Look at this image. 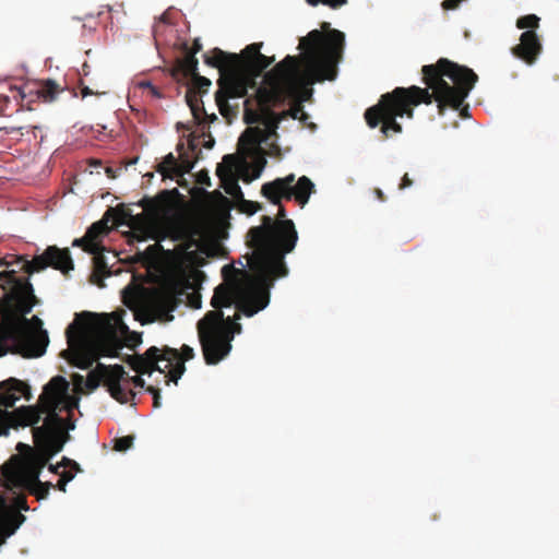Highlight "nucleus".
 Masks as SVG:
<instances>
[{
    "label": "nucleus",
    "instance_id": "nucleus-11",
    "mask_svg": "<svg viewBox=\"0 0 559 559\" xmlns=\"http://www.w3.org/2000/svg\"><path fill=\"white\" fill-rule=\"evenodd\" d=\"M98 368L104 370V385L107 386L111 397L121 404H126L135 397V392L124 380L128 372L121 365L105 366L98 364Z\"/></svg>",
    "mask_w": 559,
    "mask_h": 559
},
{
    "label": "nucleus",
    "instance_id": "nucleus-53",
    "mask_svg": "<svg viewBox=\"0 0 559 559\" xmlns=\"http://www.w3.org/2000/svg\"><path fill=\"white\" fill-rule=\"evenodd\" d=\"M374 193H376L377 198H378L380 201H384V200H385V197H384V194H383L382 190H380V189H376V190H374Z\"/></svg>",
    "mask_w": 559,
    "mask_h": 559
},
{
    "label": "nucleus",
    "instance_id": "nucleus-29",
    "mask_svg": "<svg viewBox=\"0 0 559 559\" xmlns=\"http://www.w3.org/2000/svg\"><path fill=\"white\" fill-rule=\"evenodd\" d=\"M108 233L106 222L99 221L92 224L86 230V235L91 238V242L100 243L99 238Z\"/></svg>",
    "mask_w": 559,
    "mask_h": 559
},
{
    "label": "nucleus",
    "instance_id": "nucleus-35",
    "mask_svg": "<svg viewBox=\"0 0 559 559\" xmlns=\"http://www.w3.org/2000/svg\"><path fill=\"white\" fill-rule=\"evenodd\" d=\"M104 370L103 369H99L98 366L96 367V369L92 372H90L88 377H87V380H86V388L90 390V391H94L95 389L98 388L100 381L104 382Z\"/></svg>",
    "mask_w": 559,
    "mask_h": 559
},
{
    "label": "nucleus",
    "instance_id": "nucleus-14",
    "mask_svg": "<svg viewBox=\"0 0 559 559\" xmlns=\"http://www.w3.org/2000/svg\"><path fill=\"white\" fill-rule=\"evenodd\" d=\"M542 51V44L535 31H525L521 34L520 44L512 48V53L533 64Z\"/></svg>",
    "mask_w": 559,
    "mask_h": 559
},
{
    "label": "nucleus",
    "instance_id": "nucleus-12",
    "mask_svg": "<svg viewBox=\"0 0 559 559\" xmlns=\"http://www.w3.org/2000/svg\"><path fill=\"white\" fill-rule=\"evenodd\" d=\"M69 382L62 376L53 377L44 388L39 396L40 404L63 405L64 409L72 411L78 407L79 400L69 395Z\"/></svg>",
    "mask_w": 559,
    "mask_h": 559
},
{
    "label": "nucleus",
    "instance_id": "nucleus-63",
    "mask_svg": "<svg viewBox=\"0 0 559 559\" xmlns=\"http://www.w3.org/2000/svg\"><path fill=\"white\" fill-rule=\"evenodd\" d=\"M180 234H181V233H178V235H176V236L174 237V239H178V238L180 237Z\"/></svg>",
    "mask_w": 559,
    "mask_h": 559
},
{
    "label": "nucleus",
    "instance_id": "nucleus-3",
    "mask_svg": "<svg viewBox=\"0 0 559 559\" xmlns=\"http://www.w3.org/2000/svg\"><path fill=\"white\" fill-rule=\"evenodd\" d=\"M22 263L21 269L32 275L35 272L52 267L63 274L74 269V263L68 248L60 249L49 246L41 254L32 260L23 257L0 259V269ZM1 300L5 307L0 324V357L8 353L23 357H40L46 352L48 335L45 331L36 334L28 328V320L24 317L29 313L35 296L32 284L26 278L16 276L15 270L0 271Z\"/></svg>",
    "mask_w": 559,
    "mask_h": 559
},
{
    "label": "nucleus",
    "instance_id": "nucleus-59",
    "mask_svg": "<svg viewBox=\"0 0 559 559\" xmlns=\"http://www.w3.org/2000/svg\"><path fill=\"white\" fill-rule=\"evenodd\" d=\"M307 2L311 5H317L319 3V0H307Z\"/></svg>",
    "mask_w": 559,
    "mask_h": 559
},
{
    "label": "nucleus",
    "instance_id": "nucleus-1",
    "mask_svg": "<svg viewBox=\"0 0 559 559\" xmlns=\"http://www.w3.org/2000/svg\"><path fill=\"white\" fill-rule=\"evenodd\" d=\"M345 44L344 33L329 29L323 35L313 29L300 39L299 46L306 48L305 69L300 70L299 60L295 56H286L272 70L264 75V86L257 87V79L275 60L261 52L249 62H241L237 53H228L214 48L211 55H204V62L217 68L219 79L215 100L223 116L228 109L230 98H241L249 88H255V103L258 110L248 106L250 99L245 100V118L248 123L264 122V119L274 116L272 107L283 104L288 98H296L308 85L324 80H334L336 64L342 58Z\"/></svg>",
    "mask_w": 559,
    "mask_h": 559
},
{
    "label": "nucleus",
    "instance_id": "nucleus-56",
    "mask_svg": "<svg viewBox=\"0 0 559 559\" xmlns=\"http://www.w3.org/2000/svg\"><path fill=\"white\" fill-rule=\"evenodd\" d=\"M214 145V139H210L207 142H205L204 146L206 148H212V146Z\"/></svg>",
    "mask_w": 559,
    "mask_h": 559
},
{
    "label": "nucleus",
    "instance_id": "nucleus-17",
    "mask_svg": "<svg viewBox=\"0 0 559 559\" xmlns=\"http://www.w3.org/2000/svg\"><path fill=\"white\" fill-rule=\"evenodd\" d=\"M191 170V166L178 165V159L173 153L167 154L164 159L156 166L158 171L164 179H175L183 177L185 174Z\"/></svg>",
    "mask_w": 559,
    "mask_h": 559
},
{
    "label": "nucleus",
    "instance_id": "nucleus-16",
    "mask_svg": "<svg viewBox=\"0 0 559 559\" xmlns=\"http://www.w3.org/2000/svg\"><path fill=\"white\" fill-rule=\"evenodd\" d=\"M60 433H49L47 428H33V438L36 447L45 449L51 457L63 448L64 441L60 440Z\"/></svg>",
    "mask_w": 559,
    "mask_h": 559
},
{
    "label": "nucleus",
    "instance_id": "nucleus-46",
    "mask_svg": "<svg viewBox=\"0 0 559 559\" xmlns=\"http://www.w3.org/2000/svg\"><path fill=\"white\" fill-rule=\"evenodd\" d=\"M9 512H12V511L9 510L7 499H5V497L0 495V514H7Z\"/></svg>",
    "mask_w": 559,
    "mask_h": 559
},
{
    "label": "nucleus",
    "instance_id": "nucleus-27",
    "mask_svg": "<svg viewBox=\"0 0 559 559\" xmlns=\"http://www.w3.org/2000/svg\"><path fill=\"white\" fill-rule=\"evenodd\" d=\"M155 299L166 311H174L177 306V297L173 292H158Z\"/></svg>",
    "mask_w": 559,
    "mask_h": 559
},
{
    "label": "nucleus",
    "instance_id": "nucleus-49",
    "mask_svg": "<svg viewBox=\"0 0 559 559\" xmlns=\"http://www.w3.org/2000/svg\"><path fill=\"white\" fill-rule=\"evenodd\" d=\"M81 86H82L81 91H82L83 97L88 96V95L99 94L98 92L92 91L88 86L83 85V81H81Z\"/></svg>",
    "mask_w": 559,
    "mask_h": 559
},
{
    "label": "nucleus",
    "instance_id": "nucleus-32",
    "mask_svg": "<svg viewBox=\"0 0 559 559\" xmlns=\"http://www.w3.org/2000/svg\"><path fill=\"white\" fill-rule=\"evenodd\" d=\"M262 43H253L248 45L239 55L238 59L246 63L252 61L254 57H257L261 52Z\"/></svg>",
    "mask_w": 559,
    "mask_h": 559
},
{
    "label": "nucleus",
    "instance_id": "nucleus-47",
    "mask_svg": "<svg viewBox=\"0 0 559 559\" xmlns=\"http://www.w3.org/2000/svg\"><path fill=\"white\" fill-rule=\"evenodd\" d=\"M321 2L332 8H336L346 3V0H321Z\"/></svg>",
    "mask_w": 559,
    "mask_h": 559
},
{
    "label": "nucleus",
    "instance_id": "nucleus-8",
    "mask_svg": "<svg viewBox=\"0 0 559 559\" xmlns=\"http://www.w3.org/2000/svg\"><path fill=\"white\" fill-rule=\"evenodd\" d=\"M178 190H162L154 198L144 197L139 201L138 205L143 209V212L133 215L131 210H122L121 215L128 225L131 227L134 236L139 241L147 239L159 240L158 233L155 228L156 219L166 212L173 204L175 195Z\"/></svg>",
    "mask_w": 559,
    "mask_h": 559
},
{
    "label": "nucleus",
    "instance_id": "nucleus-34",
    "mask_svg": "<svg viewBox=\"0 0 559 559\" xmlns=\"http://www.w3.org/2000/svg\"><path fill=\"white\" fill-rule=\"evenodd\" d=\"M238 206L242 213L248 215H253L262 210V205L259 202L246 200L243 197L242 200L239 199Z\"/></svg>",
    "mask_w": 559,
    "mask_h": 559
},
{
    "label": "nucleus",
    "instance_id": "nucleus-6",
    "mask_svg": "<svg viewBox=\"0 0 559 559\" xmlns=\"http://www.w3.org/2000/svg\"><path fill=\"white\" fill-rule=\"evenodd\" d=\"M69 361L80 369H88L102 356L116 357L123 345L109 314L82 312L66 330Z\"/></svg>",
    "mask_w": 559,
    "mask_h": 559
},
{
    "label": "nucleus",
    "instance_id": "nucleus-44",
    "mask_svg": "<svg viewBox=\"0 0 559 559\" xmlns=\"http://www.w3.org/2000/svg\"><path fill=\"white\" fill-rule=\"evenodd\" d=\"M302 110H304V107L299 102V103H296L294 106H292V108L288 110V114L293 119H297L299 117V115L302 112Z\"/></svg>",
    "mask_w": 559,
    "mask_h": 559
},
{
    "label": "nucleus",
    "instance_id": "nucleus-7",
    "mask_svg": "<svg viewBox=\"0 0 559 559\" xmlns=\"http://www.w3.org/2000/svg\"><path fill=\"white\" fill-rule=\"evenodd\" d=\"M194 357V350L189 345H182L180 350L165 346L163 349L152 346L143 355L128 356V365L140 374H152L154 371L165 373L175 383L186 371L185 362Z\"/></svg>",
    "mask_w": 559,
    "mask_h": 559
},
{
    "label": "nucleus",
    "instance_id": "nucleus-64",
    "mask_svg": "<svg viewBox=\"0 0 559 559\" xmlns=\"http://www.w3.org/2000/svg\"><path fill=\"white\" fill-rule=\"evenodd\" d=\"M190 146L192 150H194V147H195L193 143H190Z\"/></svg>",
    "mask_w": 559,
    "mask_h": 559
},
{
    "label": "nucleus",
    "instance_id": "nucleus-37",
    "mask_svg": "<svg viewBox=\"0 0 559 559\" xmlns=\"http://www.w3.org/2000/svg\"><path fill=\"white\" fill-rule=\"evenodd\" d=\"M191 81L193 88L197 90L199 93L206 92L211 85V81L209 79H206L205 76H201L199 74L192 78Z\"/></svg>",
    "mask_w": 559,
    "mask_h": 559
},
{
    "label": "nucleus",
    "instance_id": "nucleus-31",
    "mask_svg": "<svg viewBox=\"0 0 559 559\" xmlns=\"http://www.w3.org/2000/svg\"><path fill=\"white\" fill-rule=\"evenodd\" d=\"M73 247H81L87 253H96V251L103 250L100 243L91 242V238L85 234L82 238H76L72 242Z\"/></svg>",
    "mask_w": 559,
    "mask_h": 559
},
{
    "label": "nucleus",
    "instance_id": "nucleus-9",
    "mask_svg": "<svg viewBox=\"0 0 559 559\" xmlns=\"http://www.w3.org/2000/svg\"><path fill=\"white\" fill-rule=\"evenodd\" d=\"M62 408H64L63 405L40 404V408L23 406L13 412L0 409V436H7L10 428L38 424L44 413H46L47 416L44 420V425L39 428H47L49 433L62 432L64 429V420L57 413L58 409Z\"/></svg>",
    "mask_w": 559,
    "mask_h": 559
},
{
    "label": "nucleus",
    "instance_id": "nucleus-54",
    "mask_svg": "<svg viewBox=\"0 0 559 559\" xmlns=\"http://www.w3.org/2000/svg\"><path fill=\"white\" fill-rule=\"evenodd\" d=\"M297 119L306 122L309 119V115L302 110V112L299 115Z\"/></svg>",
    "mask_w": 559,
    "mask_h": 559
},
{
    "label": "nucleus",
    "instance_id": "nucleus-52",
    "mask_svg": "<svg viewBox=\"0 0 559 559\" xmlns=\"http://www.w3.org/2000/svg\"><path fill=\"white\" fill-rule=\"evenodd\" d=\"M153 406L155 408L160 407V393L159 394H155V396L153 397Z\"/></svg>",
    "mask_w": 559,
    "mask_h": 559
},
{
    "label": "nucleus",
    "instance_id": "nucleus-5",
    "mask_svg": "<svg viewBox=\"0 0 559 559\" xmlns=\"http://www.w3.org/2000/svg\"><path fill=\"white\" fill-rule=\"evenodd\" d=\"M297 240L295 224L286 218L282 204L278 205L276 218L263 215L261 225L249 229L247 245L252 249L249 263L262 281L270 285L272 280L288 275L285 257L295 249Z\"/></svg>",
    "mask_w": 559,
    "mask_h": 559
},
{
    "label": "nucleus",
    "instance_id": "nucleus-50",
    "mask_svg": "<svg viewBox=\"0 0 559 559\" xmlns=\"http://www.w3.org/2000/svg\"><path fill=\"white\" fill-rule=\"evenodd\" d=\"M201 49H202L201 43L198 39H195L191 51H188L187 53H193V56H195V53L201 51Z\"/></svg>",
    "mask_w": 559,
    "mask_h": 559
},
{
    "label": "nucleus",
    "instance_id": "nucleus-42",
    "mask_svg": "<svg viewBox=\"0 0 559 559\" xmlns=\"http://www.w3.org/2000/svg\"><path fill=\"white\" fill-rule=\"evenodd\" d=\"M124 380L127 381V383H128L129 385L133 384L135 388H141V389H143V388H144V385H145V381H144L140 376H133V377H131V376H129V374H128V376L124 378Z\"/></svg>",
    "mask_w": 559,
    "mask_h": 559
},
{
    "label": "nucleus",
    "instance_id": "nucleus-19",
    "mask_svg": "<svg viewBox=\"0 0 559 559\" xmlns=\"http://www.w3.org/2000/svg\"><path fill=\"white\" fill-rule=\"evenodd\" d=\"M198 74V59L193 53H186L182 59L178 60L173 72L178 80H191Z\"/></svg>",
    "mask_w": 559,
    "mask_h": 559
},
{
    "label": "nucleus",
    "instance_id": "nucleus-21",
    "mask_svg": "<svg viewBox=\"0 0 559 559\" xmlns=\"http://www.w3.org/2000/svg\"><path fill=\"white\" fill-rule=\"evenodd\" d=\"M22 521H24L22 514L14 512L0 514V545L4 544L5 539L15 533Z\"/></svg>",
    "mask_w": 559,
    "mask_h": 559
},
{
    "label": "nucleus",
    "instance_id": "nucleus-40",
    "mask_svg": "<svg viewBox=\"0 0 559 559\" xmlns=\"http://www.w3.org/2000/svg\"><path fill=\"white\" fill-rule=\"evenodd\" d=\"M73 479V474L70 472H64L61 474L60 479L58 480L56 487L58 490L66 492L67 484Z\"/></svg>",
    "mask_w": 559,
    "mask_h": 559
},
{
    "label": "nucleus",
    "instance_id": "nucleus-33",
    "mask_svg": "<svg viewBox=\"0 0 559 559\" xmlns=\"http://www.w3.org/2000/svg\"><path fill=\"white\" fill-rule=\"evenodd\" d=\"M539 26V17L535 14L521 16L516 21V27L520 29L535 31Z\"/></svg>",
    "mask_w": 559,
    "mask_h": 559
},
{
    "label": "nucleus",
    "instance_id": "nucleus-15",
    "mask_svg": "<svg viewBox=\"0 0 559 559\" xmlns=\"http://www.w3.org/2000/svg\"><path fill=\"white\" fill-rule=\"evenodd\" d=\"M23 88H26V96L35 95L43 103L55 102L58 95L63 92V87L51 79L39 81L36 84H26Z\"/></svg>",
    "mask_w": 559,
    "mask_h": 559
},
{
    "label": "nucleus",
    "instance_id": "nucleus-41",
    "mask_svg": "<svg viewBox=\"0 0 559 559\" xmlns=\"http://www.w3.org/2000/svg\"><path fill=\"white\" fill-rule=\"evenodd\" d=\"M140 87L147 90L152 97H155V98L162 97L160 91L148 81L141 82Z\"/></svg>",
    "mask_w": 559,
    "mask_h": 559
},
{
    "label": "nucleus",
    "instance_id": "nucleus-48",
    "mask_svg": "<svg viewBox=\"0 0 559 559\" xmlns=\"http://www.w3.org/2000/svg\"><path fill=\"white\" fill-rule=\"evenodd\" d=\"M80 74L84 78L88 76L91 74V67L90 64L85 61L83 62L82 64V69L80 71Z\"/></svg>",
    "mask_w": 559,
    "mask_h": 559
},
{
    "label": "nucleus",
    "instance_id": "nucleus-13",
    "mask_svg": "<svg viewBox=\"0 0 559 559\" xmlns=\"http://www.w3.org/2000/svg\"><path fill=\"white\" fill-rule=\"evenodd\" d=\"M295 182V175L289 174L284 178H276L265 182L261 187V194L272 204L281 205L283 200H292V185Z\"/></svg>",
    "mask_w": 559,
    "mask_h": 559
},
{
    "label": "nucleus",
    "instance_id": "nucleus-24",
    "mask_svg": "<svg viewBox=\"0 0 559 559\" xmlns=\"http://www.w3.org/2000/svg\"><path fill=\"white\" fill-rule=\"evenodd\" d=\"M26 449L28 451V454L25 456L26 460H28L32 464L37 466V468L43 469L51 456L45 449L37 448V451H34L31 447L19 443L17 450Z\"/></svg>",
    "mask_w": 559,
    "mask_h": 559
},
{
    "label": "nucleus",
    "instance_id": "nucleus-51",
    "mask_svg": "<svg viewBox=\"0 0 559 559\" xmlns=\"http://www.w3.org/2000/svg\"><path fill=\"white\" fill-rule=\"evenodd\" d=\"M145 390H146V392L152 394L153 397L155 396V394H159L160 393V390L158 388L153 386V385L147 386Z\"/></svg>",
    "mask_w": 559,
    "mask_h": 559
},
{
    "label": "nucleus",
    "instance_id": "nucleus-18",
    "mask_svg": "<svg viewBox=\"0 0 559 559\" xmlns=\"http://www.w3.org/2000/svg\"><path fill=\"white\" fill-rule=\"evenodd\" d=\"M4 384L9 385L8 390L0 394V406L4 408L13 407L15 402L20 400L19 394H24L25 391H28V386L16 379H10ZM0 409L3 411L1 407ZM4 411L8 412L7 409Z\"/></svg>",
    "mask_w": 559,
    "mask_h": 559
},
{
    "label": "nucleus",
    "instance_id": "nucleus-2",
    "mask_svg": "<svg viewBox=\"0 0 559 559\" xmlns=\"http://www.w3.org/2000/svg\"><path fill=\"white\" fill-rule=\"evenodd\" d=\"M421 73L426 88L416 85L395 87L381 95L379 102L365 111L367 124L372 129L380 126L384 139L402 133L397 117L412 119L416 106L421 103L430 105L432 99L437 102L441 116L450 107L459 110L462 118L469 117L468 105H464V102L478 81V75L472 69L440 58L433 64L424 66Z\"/></svg>",
    "mask_w": 559,
    "mask_h": 559
},
{
    "label": "nucleus",
    "instance_id": "nucleus-39",
    "mask_svg": "<svg viewBox=\"0 0 559 559\" xmlns=\"http://www.w3.org/2000/svg\"><path fill=\"white\" fill-rule=\"evenodd\" d=\"M185 144L182 142L178 143L177 151L179 152V160L178 165L183 166H191V169L193 168L194 163L189 158V156L186 153H181L183 151Z\"/></svg>",
    "mask_w": 559,
    "mask_h": 559
},
{
    "label": "nucleus",
    "instance_id": "nucleus-20",
    "mask_svg": "<svg viewBox=\"0 0 559 559\" xmlns=\"http://www.w3.org/2000/svg\"><path fill=\"white\" fill-rule=\"evenodd\" d=\"M93 258V274L92 281L96 283L98 286L103 287V280L112 274L110 266L107 262V258L104 254V249L100 251H96V253H92Z\"/></svg>",
    "mask_w": 559,
    "mask_h": 559
},
{
    "label": "nucleus",
    "instance_id": "nucleus-30",
    "mask_svg": "<svg viewBox=\"0 0 559 559\" xmlns=\"http://www.w3.org/2000/svg\"><path fill=\"white\" fill-rule=\"evenodd\" d=\"M263 140V131L259 128H248L239 139V144L257 145Z\"/></svg>",
    "mask_w": 559,
    "mask_h": 559
},
{
    "label": "nucleus",
    "instance_id": "nucleus-28",
    "mask_svg": "<svg viewBox=\"0 0 559 559\" xmlns=\"http://www.w3.org/2000/svg\"><path fill=\"white\" fill-rule=\"evenodd\" d=\"M52 484L49 481L43 483L40 480L35 481L34 485L27 486L23 490L28 491L31 495L35 496L38 500L47 498L49 495V490Z\"/></svg>",
    "mask_w": 559,
    "mask_h": 559
},
{
    "label": "nucleus",
    "instance_id": "nucleus-57",
    "mask_svg": "<svg viewBox=\"0 0 559 559\" xmlns=\"http://www.w3.org/2000/svg\"><path fill=\"white\" fill-rule=\"evenodd\" d=\"M48 468H49V471H50L51 473H58V468H59V466H56V465H49V467H48Z\"/></svg>",
    "mask_w": 559,
    "mask_h": 559
},
{
    "label": "nucleus",
    "instance_id": "nucleus-58",
    "mask_svg": "<svg viewBox=\"0 0 559 559\" xmlns=\"http://www.w3.org/2000/svg\"><path fill=\"white\" fill-rule=\"evenodd\" d=\"M269 128H276L277 121H272L271 123H266Z\"/></svg>",
    "mask_w": 559,
    "mask_h": 559
},
{
    "label": "nucleus",
    "instance_id": "nucleus-22",
    "mask_svg": "<svg viewBox=\"0 0 559 559\" xmlns=\"http://www.w3.org/2000/svg\"><path fill=\"white\" fill-rule=\"evenodd\" d=\"M314 191V185L313 182L306 176H301L297 182L292 185V192L293 198L295 201L304 207L311 195V193Z\"/></svg>",
    "mask_w": 559,
    "mask_h": 559
},
{
    "label": "nucleus",
    "instance_id": "nucleus-45",
    "mask_svg": "<svg viewBox=\"0 0 559 559\" xmlns=\"http://www.w3.org/2000/svg\"><path fill=\"white\" fill-rule=\"evenodd\" d=\"M412 185H413L412 179H409L408 175H407V174H405V175L403 176L402 180H401V183H400L399 188H400L401 190H404V189H406V188H409Z\"/></svg>",
    "mask_w": 559,
    "mask_h": 559
},
{
    "label": "nucleus",
    "instance_id": "nucleus-61",
    "mask_svg": "<svg viewBox=\"0 0 559 559\" xmlns=\"http://www.w3.org/2000/svg\"><path fill=\"white\" fill-rule=\"evenodd\" d=\"M144 177L148 178V180H150V179H152L154 177V174L147 173V174L144 175Z\"/></svg>",
    "mask_w": 559,
    "mask_h": 559
},
{
    "label": "nucleus",
    "instance_id": "nucleus-43",
    "mask_svg": "<svg viewBox=\"0 0 559 559\" xmlns=\"http://www.w3.org/2000/svg\"><path fill=\"white\" fill-rule=\"evenodd\" d=\"M14 507L19 510L27 511L29 507L27 506L26 497L24 495H19L14 498Z\"/></svg>",
    "mask_w": 559,
    "mask_h": 559
},
{
    "label": "nucleus",
    "instance_id": "nucleus-4",
    "mask_svg": "<svg viewBox=\"0 0 559 559\" xmlns=\"http://www.w3.org/2000/svg\"><path fill=\"white\" fill-rule=\"evenodd\" d=\"M250 272L225 265L222 275L227 284L218 285L211 299L215 310H211L198 321V336L204 360L207 365H217L231 350L235 334L241 332L239 312L252 317L270 302L271 284L262 281L248 262Z\"/></svg>",
    "mask_w": 559,
    "mask_h": 559
},
{
    "label": "nucleus",
    "instance_id": "nucleus-25",
    "mask_svg": "<svg viewBox=\"0 0 559 559\" xmlns=\"http://www.w3.org/2000/svg\"><path fill=\"white\" fill-rule=\"evenodd\" d=\"M186 99H187L188 106L191 109L193 118L198 122H201V115L203 114L204 116H206L204 108L201 107V105H202L201 99L197 96V93L191 88L187 92Z\"/></svg>",
    "mask_w": 559,
    "mask_h": 559
},
{
    "label": "nucleus",
    "instance_id": "nucleus-36",
    "mask_svg": "<svg viewBox=\"0 0 559 559\" xmlns=\"http://www.w3.org/2000/svg\"><path fill=\"white\" fill-rule=\"evenodd\" d=\"M225 191L229 195H231L237 202L239 199L242 200L243 193L241 191L240 186L238 185L237 180L233 177L230 178V182L225 186Z\"/></svg>",
    "mask_w": 559,
    "mask_h": 559
},
{
    "label": "nucleus",
    "instance_id": "nucleus-10",
    "mask_svg": "<svg viewBox=\"0 0 559 559\" xmlns=\"http://www.w3.org/2000/svg\"><path fill=\"white\" fill-rule=\"evenodd\" d=\"M41 469L37 468L25 457L14 455L3 464L1 473L9 489H24L39 480Z\"/></svg>",
    "mask_w": 559,
    "mask_h": 559
},
{
    "label": "nucleus",
    "instance_id": "nucleus-60",
    "mask_svg": "<svg viewBox=\"0 0 559 559\" xmlns=\"http://www.w3.org/2000/svg\"><path fill=\"white\" fill-rule=\"evenodd\" d=\"M329 27H330V23L329 22H324L322 24V28L328 29Z\"/></svg>",
    "mask_w": 559,
    "mask_h": 559
},
{
    "label": "nucleus",
    "instance_id": "nucleus-62",
    "mask_svg": "<svg viewBox=\"0 0 559 559\" xmlns=\"http://www.w3.org/2000/svg\"><path fill=\"white\" fill-rule=\"evenodd\" d=\"M75 378H76L80 382H81V381H83V377H82V376L76 374V376H75Z\"/></svg>",
    "mask_w": 559,
    "mask_h": 559
},
{
    "label": "nucleus",
    "instance_id": "nucleus-38",
    "mask_svg": "<svg viewBox=\"0 0 559 559\" xmlns=\"http://www.w3.org/2000/svg\"><path fill=\"white\" fill-rule=\"evenodd\" d=\"M133 436H124L115 440V450L123 452L129 450L133 444Z\"/></svg>",
    "mask_w": 559,
    "mask_h": 559
},
{
    "label": "nucleus",
    "instance_id": "nucleus-55",
    "mask_svg": "<svg viewBox=\"0 0 559 559\" xmlns=\"http://www.w3.org/2000/svg\"><path fill=\"white\" fill-rule=\"evenodd\" d=\"M310 95H311V90H305L304 93H302L301 100L307 99V96H310Z\"/></svg>",
    "mask_w": 559,
    "mask_h": 559
},
{
    "label": "nucleus",
    "instance_id": "nucleus-23",
    "mask_svg": "<svg viewBox=\"0 0 559 559\" xmlns=\"http://www.w3.org/2000/svg\"><path fill=\"white\" fill-rule=\"evenodd\" d=\"M9 94L0 93V116H10L8 112L9 106L12 102L17 104L26 98V88H17L16 86L8 87Z\"/></svg>",
    "mask_w": 559,
    "mask_h": 559
},
{
    "label": "nucleus",
    "instance_id": "nucleus-26",
    "mask_svg": "<svg viewBox=\"0 0 559 559\" xmlns=\"http://www.w3.org/2000/svg\"><path fill=\"white\" fill-rule=\"evenodd\" d=\"M236 160V156L233 154H227L223 157L222 164H219L216 169V174L222 180L233 177Z\"/></svg>",
    "mask_w": 559,
    "mask_h": 559
}]
</instances>
